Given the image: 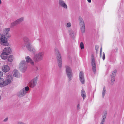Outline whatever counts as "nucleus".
Segmentation results:
<instances>
[{
	"label": "nucleus",
	"mask_w": 124,
	"mask_h": 124,
	"mask_svg": "<svg viewBox=\"0 0 124 124\" xmlns=\"http://www.w3.org/2000/svg\"><path fill=\"white\" fill-rule=\"evenodd\" d=\"M55 53L57 54V58L58 64L59 67L60 68L61 67L62 65V60L61 55L57 49H55Z\"/></svg>",
	"instance_id": "5"
},
{
	"label": "nucleus",
	"mask_w": 124,
	"mask_h": 124,
	"mask_svg": "<svg viewBox=\"0 0 124 124\" xmlns=\"http://www.w3.org/2000/svg\"><path fill=\"white\" fill-rule=\"evenodd\" d=\"M79 23L81 25L80 29L82 33L85 32V26L83 20L81 17H79Z\"/></svg>",
	"instance_id": "9"
},
{
	"label": "nucleus",
	"mask_w": 124,
	"mask_h": 124,
	"mask_svg": "<svg viewBox=\"0 0 124 124\" xmlns=\"http://www.w3.org/2000/svg\"><path fill=\"white\" fill-rule=\"evenodd\" d=\"M6 84L5 80L2 78H0V86L1 87H3L6 85Z\"/></svg>",
	"instance_id": "17"
},
{
	"label": "nucleus",
	"mask_w": 124,
	"mask_h": 124,
	"mask_svg": "<svg viewBox=\"0 0 124 124\" xmlns=\"http://www.w3.org/2000/svg\"><path fill=\"white\" fill-rule=\"evenodd\" d=\"M102 47H101L100 49V57H101V53H102Z\"/></svg>",
	"instance_id": "33"
},
{
	"label": "nucleus",
	"mask_w": 124,
	"mask_h": 124,
	"mask_svg": "<svg viewBox=\"0 0 124 124\" xmlns=\"http://www.w3.org/2000/svg\"><path fill=\"white\" fill-rule=\"evenodd\" d=\"M106 92V90L105 89V87H104L103 89V90L102 92V95L103 98H104V96L105 95Z\"/></svg>",
	"instance_id": "26"
},
{
	"label": "nucleus",
	"mask_w": 124,
	"mask_h": 124,
	"mask_svg": "<svg viewBox=\"0 0 124 124\" xmlns=\"http://www.w3.org/2000/svg\"><path fill=\"white\" fill-rule=\"evenodd\" d=\"M19 68L22 72H24L26 70L27 66V64L25 60L21 61L19 64Z\"/></svg>",
	"instance_id": "4"
},
{
	"label": "nucleus",
	"mask_w": 124,
	"mask_h": 124,
	"mask_svg": "<svg viewBox=\"0 0 124 124\" xmlns=\"http://www.w3.org/2000/svg\"><path fill=\"white\" fill-rule=\"evenodd\" d=\"M0 43L5 46H8V44L7 42V39L5 37V35H3L0 39Z\"/></svg>",
	"instance_id": "8"
},
{
	"label": "nucleus",
	"mask_w": 124,
	"mask_h": 124,
	"mask_svg": "<svg viewBox=\"0 0 124 124\" xmlns=\"http://www.w3.org/2000/svg\"><path fill=\"white\" fill-rule=\"evenodd\" d=\"M10 30V29L9 28H5L4 30V33L5 34L6 36L7 37H9L10 36L9 35L8 33Z\"/></svg>",
	"instance_id": "18"
},
{
	"label": "nucleus",
	"mask_w": 124,
	"mask_h": 124,
	"mask_svg": "<svg viewBox=\"0 0 124 124\" xmlns=\"http://www.w3.org/2000/svg\"><path fill=\"white\" fill-rule=\"evenodd\" d=\"M79 78L82 84L85 83V79L84 78V73L82 71H80L79 74Z\"/></svg>",
	"instance_id": "11"
},
{
	"label": "nucleus",
	"mask_w": 124,
	"mask_h": 124,
	"mask_svg": "<svg viewBox=\"0 0 124 124\" xmlns=\"http://www.w3.org/2000/svg\"><path fill=\"white\" fill-rule=\"evenodd\" d=\"M39 69L38 67H36L35 68V70L36 71H37V70H39Z\"/></svg>",
	"instance_id": "37"
},
{
	"label": "nucleus",
	"mask_w": 124,
	"mask_h": 124,
	"mask_svg": "<svg viewBox=\"0 0 124 124\" xmlns=\"http://www.w3.org/2000/svg\"><path fill=\"white\" fill-rule=\"evenodd\" d=\"M3 53H5L6 54L9 55L10 54L12 50L11 48L9 47H5L3 50Z\"/></svg>",
	"instance_id": "12"
},
{
	"label": "nucleus",
	"mask_w": 124,
	"mask_h": 124,
	"mask_svg": "<svg viewBox=\"0 0 124 124\" xmlns=\"http://www.w3.org/2000/svg\"><path fill=\"white\" fill-rule=\"evenodd\" d=\"M29 88L28 86L23 88L17 93V95L19 97H22L25 95L29 90Z\"/></svg>",
	"instance_id": "3"
},
{
	"label": "nucleus",
	"mask_w": 124,
	"mask_h": 124,
	"mask_svg": "<svg viewBox=\"0 0 124 124\" xmlns=\"http://www.w3.org/2000/svg\"><path fill=\"white\" fill-rule=\"evenodd\" d=\"M13 77L12 75H8L7 76V78L6 81L5 80V82L6 84V85L9 84L13 80Z\"/></svg>",
	"instance_id": "14"
},
{
	"label": "nucleus",
	"mask_w": 124,
	"mask_h": 124,
	"mask_svg": "<svg viewBox=\"0 0 124 124\" xmlns=\"http://www.w3.org/2000/svg\"><path fill=\"white\" fill-rule=\"evenodd\" d=\"M1 96H0V100H1Z\"/></svg>",
	"instance_id": "41"
},
{
	"label": "nucleus",
	"mask_w": 124,
	"mask_h": 124,
	"mask_svg": "<svg viewBox=\"0 0 124 124\" xmlns=\"http://www.w3.org/2000/svg\"><path fill=\"white\" fill-rule=\"evenodd\" d=\"M115 77H112L111 84L113 85L115 81Z\"/></svg>",
	"instance_id": "30"
},
{
	"label": "nucleus",
	"mask_w": 124,
	"mask_h": 124,
	"mask_svg": "<svg viewBox=\"0 0 124 124\" xmlns=\"http://www.w3.org/2000/svg\"><path fill=\"white\" fill-rule=\"evenodd\" d=\"M8 61L10 62H12L13 60V56L12 55H10L9 56L8 59Z\"/></svg>",
	"instance_id": "24"
},
{
	"label": "nucleus",
	"mask_w": 124,
	"mask_h": 124,
	"mask_svg": "<svg viewBox=\"0 0 124 124\" xmlns=\"http://www.w3.org/2000/svg\"><path fill=\"white\" fill-rule=\"evenodd\" d=\"M66 26L68 27H70L71 26V23H68L67 24Z\"/></svg>",
	"instance_id": "31"
},
{
	"label": "nucleus",
	"mask_w": 124,
	"mask_h": 124,
	"mask_svg": "<svg viewBox=\"0 0 124 124\" xmlns=\"http://www.w3.org/2000/svg\"><path fill=\"white\" fill-rule=\"evenodd\" d=\"M1 3V0H0V4Z\"/></svg>",
	"instance_id": "40"
},
{
	"label": "nucleus",
	"mask_w": 124,
	"mask_h": 124,
	"mask_svg": "<svg viewBox=\"0 0 124 124\" xmlns=\"http://www.w3.org/2000/svg\"><path fill=\"white\" fill-rule=\"evenodd\" d=\"M92 60V62H91V64L92 65H96L95 62V59L93 58V56H92V58L91 59Z\"/></svg>",
	"instance_id": "25"
},
{
	"label": "nucleus",
	"mask_w": 124,
	"mask_h": 124,
	"mask_svg": "<svg viewBox=\"0 0 124 124\" xmlns=\"http://www.w3.org/2000/svg\"><path fill=\"white\" fill-rule=\"evenodd\" d=\"M69 33L71 38H73L75 36V33L71 29H69Z\"/></svg>",
	"instance_id": "19"
},
{
	"label": "nucleus",
	"mask_w": 124,
	"mask_h": 124,
	"mask_svg": "<svg viewBox=\"0 0 124 124\" xmlns=\"http://www.w3.org/2000/svg\"><path fill=\"white\" fill-rule=\"evenodd\" d=\"M99 47L98 46V48Z\"/></svg>",
	"instance_id": "42"
},
{
	"label": "nucleus",
	"mask_w": 124,
	"mask_h": 124,
	"mask_svg": "<svg viewBox=\"0 0 124 124\" xmlns=\"http://www.w3.org/2000/svg\"><path fill=\"white\" fill-rule=\"evenodd\" d=\"M116 70H115L113 72L112 75V77H115L116 75Z\"/></svg>",
	"instance_id": "28"
},
{
	"label": "nucleus",
	"mask_w": 124,
	"mask_h": 124,
	"mask_svg": "<svg viewBox=\"0 0 124 124\" xmlns=\"http://www.w3.org/2000/svg\"><path fill=\"white\" fill-rule=\"evenodd\" d=\"M43 52H39L35 55L33 58V60L36 62H38L42 60L44 56Z\"/></svg>",
	"instance_id": "2"
},
{
	"label": "nucleus",
	"mask_w": 124,
	"mask_h": 124,
	"mask_svg": "<svg viewBox=\"0 0 124 124\" xmlns=\"http://www.w3.org/2000/svg\"><path fill=\"white\" fill-rule=\"evenodd\" d=\"M87 0V1H88L89 2V3H91V0Z\"/></svg>",
	"instance_id": "39"
},
{
	"label": "nucleus",
	"mask_w": 124,
	"mask_h": 124,
	"mask_svg": "<svg viewBox=\"0 0 124 124\" xmlns=\"http://www.w3.org/2000/svg\"><path fill=\"white\" fill-rule=\"evenodd\" d=\"M66 72L69 81L72 80L73 77V73L71 68L69 66L66 67Z\"/></svg>",
	"instance_id": "6"
},
{
	"label": "nucleus",
	"mask_w": 124,
	"mask_h": 124,
	"mask_svg": "<svg viewBox=\"0 0 124 124\" xmlns=\"http://www.w3.org/2000/svg\"><path fill=\"white\" fill-rule=\"evenodd\" d=\"M23 40L25 45L28 50L31 52H35V49L34 47L31 45L30 40L29 38L27 37H24Z\"/></svg>",
	"instance_id": "1"
},
{
	"label": "nucleus",
	"mask_w": 124,
	"mask_h": 124,
	"mask_svg": "<svg viewBox=\"0 0 124 124\" xmlns=\"http://www.w3.org/2000/svg\"><path fill=\"white\" fill-rule=\"evenodd\" d=\"M77 109L78 110H79L80 109V105L79 104H78L77 106Z\"/></svg>",
	"instance_id": "36"
},
{
	"label": "nucleus",
	"mask_w": 124,
	"mask_h": 124,
	"mask_svg": "<svg viewBox=\"0 0 124 124\" xmlns=\"http://www.w3.org/2000/svg\"><path fill=\"white\" fill-rule=\"evenodd\" d=\"M8 118L7 117V118H5L4 120H3V121L4 122H7L8 120Z\"/></svg>",
	"instance_id": "34"
},
{
	"label": "nucleus",
	"mask_w": 124,
	"mask_h": 124,
	"mask_svg": "<svg viewBox=\"0 0 124 124\" xmlns=\"http://www.w3.org/2000/svg\"><path fill=\"white\" fill-rule=\"evenodd\" d=\"M2 69L3 72H6L10 70V68L8 65H4L3 66Z\"/></svg>",
	"instance_id": "15"
},
{
	"label": "nucleus",
	"mask_w": 124,
	"mask_h": 124,
	"mask_svg": "<svg viewBox=\"0 0 124 124\" xmlns=\"http://www.w3.org/2000/svg\"><path fill=\"white\" fill-rule=\"evenodd\" d=\"M59 4L62 7L65 9H67V6L65 2L62 0H59Z\"/></svg>",
	"instance_id": "13"
},
{
	"label": "nucleus",
	"mask_w": 124,
	"mask_h": 124,
	"mask_svg": "<svg viewBox=\"0 0 124 124\" xmlns=\"http://www.w3.org/2000/svg\"><path fill=\"white\" fill-rule=\"evenodd\" d=\"M92 68L93 71L94 73H95L96 70V65H92Z\"/></svg>",
	"instance_id": "27"
},
{
	"label": "nucleus",
	"mask_w": 124,
	"mask_h": 124,
	"mask_svg": "<svg viewBox=\"0 0 124 124\" xmlns=\"http://www.w3.org/2000/svg\"><path fill=\"white\" fill-rule=\"evenodd\" d=\"M26 62L27 63H30L32 65H34V62L28 56L25 57Z\"/></svg>",
	"instance_id": "16"
},
{
	"label": "nucleus",
	"mask_w": 124,
	"mask_h": 124,
	"mask_svg": "<svg viewBox=\"0 0 124 124\" xmlns=\"http://www.w3.org/2000/svg\"><path fill=\"white\" fill-rule=\"evenodd\" d=\"M5 53L3 52L0 55V57L1 58L4 60L6 59L7 58L8 54H6Z\"/></svg>",
	"instance_id": "21"
},
{
	"label": "nucleus",
	"mask_w": 124,
	"mask_h": 124,
	"mask_svg": "<svg viewBox=\"0 0 124 124\" xmlns=\"http://www.w3.org/2000/svg\"><path fill=\"white\" fill-rule=\"evenodd\" d=\"M81 96L83 97V100L86 97V95L85 91L83 89H82L81 92Z\"/></svg>",
	"instance_id": "23"
},
{
	"label": "nucleus",
	"mask_w": 124,
	"mask_h": 124,
	"mask_svg": "<svg viewBox=\"0 0 124 124\" xmlns=\"http://www.w3.org/2000/svg\"><path fill=\"white\" fill-rule=\"evenodd\" d=\"M106 114L107 113H106L102 116V119L101 122V124H104V122L106 117Z\"/></svg>",
	"instance_id": "22"
},
{
	"label": "nucleus",
	"mask_w": 124,
	"mask_h": 124,
	"mask_svg": "<svg viewBox=\"0 0 124 124\" xmlns=\"http://www.w3.org/2000/svg\"><path fill=\"white\" fill-rule=\"evenodd\" d=\"M80 46L81 49H83L84 48V44L82 42H81L80 44Z\"/></svg>",
	"instance_id": "29"
},
{
	"label": "nucleus",
	"mask_w": 124,
	"mask_h": 124,
	"mask_svg": "<svg viewBox=\"0 0 124 124\" xmlns=\"http://www.w3.org/2000/svg\"><path fill=\"white\" fill-rule=\"evenodd\" d=\"M38 77V76H37L30 81L29 85L30 87L33 88L36 86L37 83Z\"/></svg>",
	"instance_id": "7"
},
{
	"label": "nucleus",
	"mask_w": 124,
	"mask_h": 124,
	"mask_svg": "<svg viewBox=\"0 0 124 124\" xmlns=\"http://www.w3.org/2000/svg\"><path fill=\"white\" fill-rule=\"evenodd\" d=\"M105 58V55L104 52L103 53V56L102 57L103 60H104Z\"/></svg>",
	"instance_id": "32"
},
{
	"label": "nucleus",
	"mask_w": 124,
	"mask_h": 124,
	"mask_svg": "<svg viewBox=\"0 0 124 124\" xmlns=\"http://www.w3.org/2000/svg\"><path fill=\"white\" fill-rule=\"evenodd\" d=\"M18 124H26L23 122H20L18 123Z\"/></svg>",
	"instance_id": "38"
},
{
	"label": "nucleus",
	"mask_w": 124,
	"mask_h": 124,
	"mask_svg": "<svg viewBox=\"0 0 124 124\" xmlns=\"http://www.w3.org/2000/svg\"><path fill=\"white\" fill-rule=\"evenodd\" d=\"M14 73L13 75L14 76H15L17 78H19L20 76V74L18 71L16 69H15L14 70Z\"/></svg>",
	"instance_id": "20"
},
{
	"label": "nucleus",
	"mask_w": 124,
	"mask_h": 124,
	"mask_svg": "<svg viewBox=\"0 0 124 124\" xmlns=\"http://www.w3.org/2000/svg\"><path fill=\"white\" fill-rule=\"evenodd\" d=\"M24 18L23 17L11 23V26L13 27L17 25L22 22Z\"/></svg>",
	"instance_id": "10"
},
{
	"label": "nucleus",
	"mask_w": 124,
	"mask_h": 124,
	"mask_svg": "<svg viewBox=\"0 0 124 124\" xmlns=\"http://www.w3.org/2000/svg\"><path fill=\"white\" fill-rule=\"evenodd\" d=\"M3 73L2 72L0 71V77H1L3 76Z\"/></svg>",
	"instance_id": "35"
}]
</instances>
